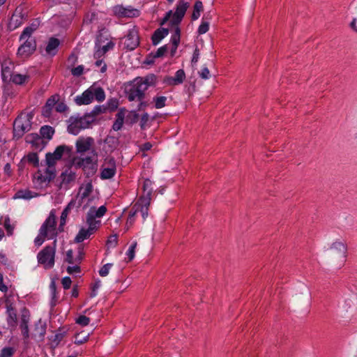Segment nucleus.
I'll return each mask as SVG.
<instances>
[{"label":"nucleus","mask_w":357,"mask_h":357,"mask_svg":"<svg viewBox=\"0 0 357 357\" xmlns=\"http://www.w3.org/2000/svg\"><path fill=\"white\" fill-rule=\"evenodd\" d=\"M36 30L35 27L27 26L22 31L20 41L22 42L21 45L17 50V55L22 58H27L32 54L36 49V42L32 33Z\"/></svg>","instance_id":"obj_1"},{"label":"nucleus","mask_w":357,"mask_h":357,"mask_svg":"<svg viewBox=\"0 0 357 357\" xmlns=\"http://www.w3.org/2000/svg\"><path fill=\"white\" fill-rule=\"evenodd\" d=\"M94 99L101 102L105 99V93L102 88L92 85L81 95L77 96L75 98V102L79 106L86 105L91 104Z\"/></svg>","instance_id":"obj_2"},{"label":"nucleus","mask_w":357,"mask_h":357,"mask_svg":"<svg viewBox=\"0 0 357 357\" xmlns=\"http://www.w3.org/2000/svg\"><path fill=\"white\" fill-rule=\"evenodd\" d=\"M149 83L147 79L137 77L128 84L126 92L130 101H141L144 97V92L147 90Z\"/></svg>","instance_id":"obj_3"},{"label":"nucleus","mask_w":357,"mask_h":357,"mask_svg":"<svg viewBox=\"0 0 357 357\" xmlns=\"http://www.w3.org/2000/svg\"><path fill=\"white\" fill-rule=\"evenodd\" d=\"M33 117V114L31 112L22 113L18 116L13 124V135L15 138L19 139L22 137L24 133L30 130Z\"/></svg>","instance_id":"obj_4"},{"label":"nucleus","mask_w":357,"mask_h":357,"mask_svg":"<svg viewBox=\"0 0 357 357\" xmlns=\"http://www.w3.org/2000/svg\"><path fill=\"white\" fill-rule=\"evenodd\" d=\"M92 122H93V118L90 114H86L82 116H71L69 119L68 131L76 135L82 130L88 128Z\"/></svg>","instance_id":"obj_5"},{"label":"nucleus","mask_w":357,"mask_h":357,"mask_svg":"<svg viewBox=\"0 0 357 357\" xmlns=\"http://www.w3.org/2000/svg\"><path fill=\"white\" fill-rule=\"evenodd\" d=\"M93 191V185L91 182L82 184L79 189L78 194L76 197L77 206L82 207L84 210L91 206L94 200V197L91 195Z\"/></svg>","instance_id":"obj_6"},{"label":"nucleus","mask_w":357,"mask_h":357,"mask_svg":"<svg viewBox=\"0 0 357 357\" xmlns=\"http://www.w3.org/2000/svg\"><path fill=\"white\" fill-rule=\"evenodd\" d=\"M56 241L53 246H46L40 250L37 255L38 264L43 266L45 269H50L54 265V257L56 253Z\"/></svg>","instance_id":"obj_7"},{"label":"nucleus","mask_w":357,"mask_h":357,"mask_svg":"<svg viewBox=\"0 0 357 357\" xmlns=\"http://www.w3.org/2000/svg\"><path fill=\"white\" fill-rule=\"evenodd\" d=\"M139 184L142 185V195L135 204L142 206L143 213L146 214V210H149L153 192L152 181L146 178L140 181Z\"/></svg>","instance_id":"obj_8"},{"label":"nucleus","mask_w":357,"mask_h":357,"mask_svg":"<svg viewBox=\"0 0 357 357\" xmlns=\"http://www.w3.org/2000/svg\"><path fill=\"white\" fill-rule=\"evenodd\" d=\"M93 156H86L79 158L77 165L84 170L87 176H93L98 169V154L95 150L92 152Z\"/></svg>","instance_id":"obj_9"},{"label":"nucleus","mask_w":357,"mask_h":357,"mask_svg":"<svg viewBox=\"0 0 357 357\" xmlns=\"http://www.w3.org/2000/svg\"><path fill=\"white\" fill-rule=\"evenodd\" d=\"M40 234L48 239L56 237L57 232L56 228V216L51 212L48 218L43 222L40 228Z\"/></svg>","instance_id":"obj_10"},{"label":"nucleus","mask_w":357,"mask_h":357,"mask_svg":"<svg viewBox=\"0 0 357 357\" xmlns=\"http://www.w3.org/2000/svg\"><path fill=\"white\" fill-rule=\"evenodd\" d=\"M54 176V172L50 169L45 171L38 170L33 176V183L37 188H43L47 186Z\"/></svg>","instance_id":"obj_11"},{"label":"nucleus","mask_w":357,"mask_h":357,"mask_svg":"<svg viewBox=\"0 0 357 357\" xmlns=\"http://www.w3.org/2000/svg\"><path fill=\"white\" fill-rule=\"evenodd\" d=\"M116 171V161L113 158L107 157L102 166L100 178L102 179H109L112 178Z\"/></svg>","instance_id":"obj_12"},{"label":"nucleus","mask_w":357,"mask_h":357,"mask_svg":"<svg viewBox=\"0 0 357 357\" xmlns=\"http://www.w3.org/2000/svg\"><path fill=\"white\" fill-rule=\"evenodd\" d=\"M71 149L66 145H60L57 146L53 153H47L45 156L47 164L49 167L54 166L56 161L62 158L63 154L66 152L69 153Z\"/></svg>","instance_id":"obj_13"},{"label":"nucleus","mask_w":357,"mask_h":357,"mask_svg":"<svg viewBox=\"0 0 357 357\" xmlns=\"http://www.w3.org/2000/svg\"><path fill=\"white\" fill-rule=\"evenodd\" d=\"M149 210H146V214L142 212V207L139 204H135L131 209L130 210L129 215L125 226V231H127L134 224L135 221V217L140 214L142 217L143 220H145L148 216Z\"/></svg>","instance_id":"obj_14"},{"label":"nucleus","mask_w":357,"mask_h":357,"mask_svg":"<svg viewBox=\"0 0 357 357\" xmlns=\"http://www.w3.org/2000/svg\"><path fill=\"white\" fill-rule=\"evenodd\" d=\"M189 7L190 3L178 0L176 10L172 16V24L173 25H178L180 24Z\"/></svg>","instance_id":"obj_15"},{"label":"nucleus","mask_w":357,"mask_h":357,"mask_svg":"<svg viewBox=\"0 0 357 357\" xmlns=\"http://www.w3.org/2000/svg\"><path fill=\"white\" fill-rule=\"evenodd\" d=\"M89 207L90 209L86 215V222L93 223L96 227H98L100 221L96 220V218L102 217L105 214L107 208L105 206H101L98 209L94 206Z\"/></svg>","instance_id":"obj_16"},{"label":"nucleus","mask_w":357,"mask_h":357,"mask_svg":"<svg viewBox=\"0 0 357 357\" xmlns=\"http://www.w3.org/2000/svg\"><path fill=\"white\" fill-rule=\"evenodd\" d=\"M94 145V139L91 137H79L75 143L76 151L79 153H84L91 150Z\"/></svg>","instance_id":"obj_17"},{"label":"nucleus","mask_w":357,"mask_h":357,"mask_svg":"<svg viewBox=\"0 0 357 357\" xmlns=\"http://www.w3.org/2000/svg\"><path fill=\"white\" fill-rule=\"evenodd\" d=\"M185 79V73L183 69L178 70L174 76H165L162 82L167 86H177L181 84Z\"/></svg>","instance_id":"obj_18"},{"label":"nucleus","mask_w":357,"mask_h":357,"mask_svg":"<svg viewBox=\"0 0 357 357\" xmlns=\"http://www.w3.org/2000/svg\"><path fill=\"white\" fill-rule=\"evenodd\" d=\"M139 43V36L137 31L132 29L130 30L126 36L124 45L129 50L135 49Z\"/></svg>","instance_id":"obj_19"},{"label":"nucleus","mask_w":357,"mask_h":357,"mask_svg":"<svg viewBox=\"0 0 357 357\" xmlns=\"http://www.w3.org/2000/svg\"><path fill=\"white\" fill-rule=\"evenodd\" d=\"M87 224L89 225V227L87 229L82 228L77 234L75 238L77 243H81L89 238L98 228L93 223L87 222Z\"/></svg>","instance_id":"obj_20"},{"label":"nucleus","mask_w":357,"mask_h":357,"mask_svg":"<svg viewBox=\"0 0 357 357\" xmlns=\"http://www.w3.org/2000/svg\"><path fill=\"white\" fill-rule=\"evenodd\" d=\"M14 63L10 59L4 60L1 63V77L4 82L8 81V79L13 74Z\"/></svg>","instance_id":"obj_21"},{"label":"nucleus","mask_w":357,"mask_h":357,"mask_svg":"<svg viewBox=\"0 0 357 357\" xmlns=\"http://www.w3.org/2000/svg\"><path fill=\"white\" fill-rule=\"evenodd\" d=\"M331 249L336 251L340 255L342 262L345 261L347 251L346 243L340 241H335L331 244Z\"/></svg>","instance_id":"obj_22"},{"label":"nucleus","mask_w":357,"mask_h":357,"mask_svg":"<svg viewBox=\"0 0 357 357\" xmlns=\"http://www.w3.org/2000/svg\"><path fill=\"white\" fill-rule=\"evenodd\" d=\"M29 321V312L24 309L21 315V323H20V329L22 331V334L24 339H28L29 337V331L28 323Z\"/></svg>","instance_id":"obj_23"},{"label":"nucleus","mask_w":357,"mask_h":357,"mask_svg":"<svg viewBox=\"0 0 357 357\" xmlns=\"http://www.w3.org/2000/svg\"><path fill=\"white\" fill-rule=\"evenodd\" d=\"M169 33V30L165 28H159L156 29L151 37L152 43L157 45Z\"/></svg>","instance_id":"obj_24"},{"label":"nucleus","mask_w":357,"mask_h":357,"mask_svg":"<svg viewBox=\"0 0 357 357\" xmlns=\"http://www.w3.org/2000/svg\"><path fill=\"white\" fill-rule=\"evenodd\" d=\"M39 196V194L31 191L29 189H24L18 190L14 195V199H30L31 198L37 197Z\"/></svg>","instance_id":"obj_25"},{"label":"nucleus","mask_w":357,"mask_h":357,"mask_svg":"<svg viewBox=\"0 0 357 357\" xmlns=\"http://www.w3.org/2000/svg\"><path fill=\"white\" fill-rule=\"evenodd\" d=\"M75 206H77V202L76 200H71L68 204L66 206V208L63 209V211L61 213V218H60V225L59 228H61L66 222L67 217L71 211L72 208H73Z\"/></svg>","instance_id":"obj_26"},{"label":"nucleus","mask_w":357,"mask_h":357,"mask_svg":"<svg viewBox=\"0 0 357 357\" xmlns=\"http://www.w3.org/2000/svg\"><path fill=\"white\" fill-rule=\"evenodd\" d=\"M60 42L59 39L53 37L50 38L45 48L47 54L51 56H54L57 52V48Z\"/></svg>","instance_id":"obj_27"},{"label":"nucleus","mask_w":357,"mask_h":357,"mask_svg":"<svg viewBox=\"0 0 357 357\" xmlns=\"http://www.w3.org/2000/svg\"><path fill=\"white\" fill-rule=\"evenodd\" d=\"M174 33L171 37V43H172V53L175 52L180 43L181 38V29L178 25H175Z\"/></svg>","instance_id":"obj_28"},{"label":"nucleus","mask_w":357,"mask_h":357,"mask_svg":"<svg viewBox=\"0 0 357 357\" xmlns=\"http://www.w3.org/2000/svg\"><path fill=\"white\" fill-rule=\"evenodd\" d=\"M0 224L3 226L8 236L12 235L15 229V225L11 223L8 216H2L0 219Z\"/></svg>","instance_id":"obj_29"},{"label":"nucleus","mask_w":357,"mask_h":357,"mask_svg":"<svg viewBox=\"0 0 357 357\" xmlns=\"http://www.w3.org/2000/svg\"><path fill=\"white\" fill-rule=\"evenodd\" d=\"M29 76L27 75H22L18 73H13L10 77L8 79V81H11L15 84H22L28 81Z\"/></svg>","instance_id":"obj_30"},{"label":"nucleus","mask_w":357,"mask_h":357,"mask_svg":"<svg viewBox=\"0 0 357 357\" xmlns=\"http://www.w3.org/2000/svg\"><path fill=\"white\" fill-rule=\"evenodd\" d=\"M124 118L125 114L123 112H119L116 114V120L112 126V128L114 130L118 131L121 129L123 125Z\"/></svg>","instance_id":"obj_31"},{"label":"nucleus","mask_w":357,"mask_h":357,"mask_svg":"<svg viewBox=\"0 0 357 357\" xmlns=\"http://www.w3.org/2000/svg\"><path fill=\"white\" fill-rule=\"evenodd\" d=\"M6 321L8 325L10 327H15L17 323V315L16 310L13 311L6 312Z\"/></svg>","instance_id":"obj_32"},{"label":"nucleus","mask_w":357,"mask_h":357,"mask_svg":"<svg viewBox=\"0 0 357 357\" xmlns=\"http://www.w3.org/2000/svg\"><path fill=\"white\" fill-rule=\"evenodd\" d=\"M40 133L43 138L50 139L54 133V130L51 126H44L40 128Z\"/></svg>","instance_id":"obj_33"},{"label":"nucleus","mask_w":357,"mask_h":357,"mask_svg":"<svg viewBox=\"0 0 357 357\" xmlns=\"http://www.w3.org/2000/svg\"><path fill=\"white\" fill-rule=\"evenodd\" d=\"M203 10V4L201 1H197L195 3L194 8H193V12L192 14V20H197L199 16L201 11Z\"/></svg>","instance_id":"obj_34"},{"label":"nucleus","mask_w":357,"mask_h":357,"mask_svg":"<svg viewBox=\"0 0 357 357\" xmlns=\"http://www.w3.org/2000/svg\"><path fill=\"white\" fill-rule=\"evenodd\" d=\"M65 261L70 264H80V259L73 257V252L72 250H69L66 252Z\"/></svg>","instance_id":"obj_35"},{"label":"nucleus","mask_w":357,"mask_h":357,"mask_svg":"<svg viewBox=\"0 0 357 357\" xmlns=\"http://www.w3.org/2000/svg\"><path fill=\"white\" fill-rule=\"evenodd\" d=\"M167 101V97L165 96H157L153 98L155 107L157 109L162 108L165 106Z\"/></svg>","instance_id":"obj_36"},{"label":"nucleus","mask_w":357,"mask_h":357,"mask_svg":"<svg viewBox=\"0 0 357 357\" xmlns=\"http://www.w3.org/2000/svg\"><path fill=\"white\" fill-rule=\"evenodd\" d=\"M124 13H125V17H137L139 15V10L137 9L133 8L131 6L126 7Z\"/></svg>","instance_id":"obj_37"},{"label":"nucleus","mask_w":357,"mask_h":357,"mask_svg":"<svg viewBox=\"0 0 357 357\" xmlns=\"http://www.w3.org/2000/svg\"><path fill=\"white\" fill-rule=\"evenodd\" d=\"M15 352L13 347H4L0 351V357H12Z\"/></svg>","instance_id":"obj_38"},{"label":"nucleus","mask_w":357,"mask_h":357,"mask_svg":"<svg viewBox=\"0 0 357 357\" xmlns=\"http://www.w3.org/2000/svg\"><path fill=\"white\" fill-rule=\"evenodd\" d=\"M90 321H91L90 318L87 317L86 316L79 315L76 319L75 322H76V324H79L81 326H86L89 324Z\"/></svg>","instance_id":"obj_39"},{"label":"nucleus","mask_w":357,"mask_h":357,"mask_svg":"<svg viewBox=\"0 0 357 357\" xmlns=\"http://www.w3.org/2000/svg\"><path fill=\"white\" fill-rule=\"evenodd\" d=\"M50 289L52 291L51 305L52 307H54L56 305L58 299L56 292V285L54 282H52L50 284Z\"/></svg>","instance_id":"obj_40"},{"label":"nucleus","mask_w":357,"mask_h":357,"mask_svg":"<svg viewBox=\"0 0 357 357\" xmlns=\"http://www.w3.org/2000/svg\"><path fill=\"white\" fill-rule=\"evenodd\" d=\"M26 160L29 162L33 164L34 166L38 165V154L36 153H31L27 155L26 156Z\"/></svg>","instance_id":"obj_41"},{"label":"nucleus","mask_w":357,"mask_h":357,"mask_svg":"<svg viewBox=\"0 0 357 357\" xmlns=\"http://www.w3.org/2000/svg\"><path fill=\"white\" fill-rule=\"evenodd\" d=\"M136 247H137V242L135 241L131 244V245L128 248V250L126 252V255H127L129 261H131L134 259Z\"/></svg>","instance_id":"obj_42"},{"label":"nucleus","mask_w":357,"mask_h":357,"mask_svg":"<svg viewBox=\"0 0 357 357\" xmlns=\"http://www.w3.org/2000/svg\"><path fill=\"white\" fill-rule=\"evenodd\" d=\"M59 100V96L55 95L51 96L47 99L46 102V107L51 109L53 107L56 106L57 101Z\"/></svg>","instance_id":"obj_43"},{"label":"nucleus","mask_w":357,"mask_h":357,"mask_svg":"<svg viewBox=\"0 0 357 357\" xmlns=\"http://www.w3.org/2000/svg\"><path fill=\"white\" fill-rule=\"evenodd\" d=\"M113 264L108 263L105 264L99 271V274L102 277H105L109 274V270L112 267Z\"/></svg>","instance_id":"obj_44"},{"label":"nucleus","mask_w":357,"mask_h":357,"mask_svg":"<svg viewBox=\"0 0 357 357\" xmlns=\"http://www.w3.org/2000/svg\"><path fill=\"white\" fill-rule=\"evenodd\" d=\"M105 110H106V108L104 107L103 106L97 105V106L94 107V108L91 111V114H89L91 116H92L93 118L94 119L96 116H97L100 114L104 113L105 112Z\"/></svg>","instance_id":"obj_45"},{"label":"nucleus","mask_w":357,"mask_h":357,"mask_svg":"<svg viewBox=\"0 0 357 357\" xmlns=\"http://www.w3.org/2000/svg\"><path fill=\"white\" fill-rule=\"evenodd\" d=\"M118 243V236L116 234L112 235L108 238L107 241V245L108 248H114L116 246Z\"/></svg>","instance_id":"obj_46"},{"label":"nucleus","mask_w":357,"mask_h":357,"mask_svg":"<svg viewBox=\"0 0 357 357\" xmlns=\"http://www.w3.org/2000/svg\"><path fill=\"white\" fill-rule=\"evenodd\" d=\"M125 9L126 7L123 6L117 5L113 8L114 13L119 17H125Z\"/></svg>","instance_id":"obj_47"},{"label":"nucleus","mask_w":357,"mask_h":357,"mask_svg":"<svg viewBox=\"0 0 357 357\" xmlns=\"http://www.w3.org/2000/svg\"><path fill=\"white\" fill-rule=\"evenodd\" d=\"M63 176V182L64 183H70L75 178V174L70 172L69 173L65 172L62 174Z\"/></svg>","instance_id":"obj_48"},{"label":"nucleus","mask_w":357,"mask_h":357,"mask_svg":"<svg viewBox=\"0 0 357 357\" xmlns=\"http://www.w3.org/2000/svg\"><path fill=\"white\" fill-rule=\"evenodd\" d=\"M209 29V23L207 22L202 21L201 24L199 25L197 32L199 34H204Z\"/></svg>","instance_id":"obj_49"},{"label":"nucleus","mask_w":357,"mask_h":357,"mask_svg":"<svg viewBox=\"0 0 357 357\" xmlns=\"http://www.w3.org/2000/svg\"><path fill=\"white\" fill-rule=\"evenodd\" d=\"M68 107L64 102H59V100L57 101L55 106V110L56 112L62 113L65 112L66 110H68Z\"/></svg>","instance_id":"obj_50"},{"label":"nucleus","mask_w":357,"mask_h":357,"mask_svg":"<svg viewBox=\"0 0 357 357\" xmlns=\"http://www.w3.org/2000/svg\"><path fill=\"white\" fill-rule=\"evenodd\" d=\"M79 264H72L73 266H69L67 268V272L68 273L72 275L74 273H80V267L79 266Z\"/></svg>","instance_id":"obj_51"},{"label":"nucleus","mask_w":357,"mask_h":357,"mask_svg":"<svg viewBox=\"0 0 357 357\" xmlns=\"http://www.w3.org/2000/svg\"><path fill=\"white\" fill-rule=\"evenodd\" d=\"M199 74V76L204 79H208L211 77L210 71L207 67L202 68Z\"/></svg>","instance_id":"obj_52"},{"label":"nucleus","mask_w":357,"mask_h":357,"mask_svg":"<svg viewBox=\"0 0 357 357\" xmlns=\"http://www.w3.org/2000/svg\"><path fill=\"white\" fill-rule=\"evenodd\" d=\"M45 238H47V237L43 236V235H42L40 234V231L39 230V234L36 237V238L34 240L35 245L36 246H40L43 243V242L45 241Z\"/></svg>","instance_id":"obj_53"},{"label":"nucleus","mask_w":357,"mask_h":357,"mask_svg":"<svg viewBox=\"0 0 357 357\" xmlns=\"http://www.w3.org/2000/svg\"><path fill=\"white\" fill-rule=\"evenodd\" d=\"M101 286V282L100 280L96 281L92 287V290L91 292V297H95L97 295L98 289Z\"/></svg>","instance_id":"obj_54"},{"label":"nucleus","mask_w":357,"mask_h":357,"mask_svg":"<svg viewBox=\"0 0 357 357\" xmlns=\"http://www.w3.org/2000/svg\"><path fill=\"white\" fill-rule=\"evenodd\" d=\"M96 66L100 67V72L105 73L107 70L106 63L100 59H97L95 63Z\"/></svg>","instance_id":"obj_55"},{"label":"nucleus","mask_w":357,"mask_h":357,"mask_svg":"<svg viewBox=\"0 0 357 357\" xmlns=\"http://www.w3.org/2000/svg\"><path fill=\"white\" fill-rule=\"evenodd\" d=\"M72 281L70 278L64 277L61 280V284L65 289H68L70 287Z\"/></svg>","instance_id":"obj_56"},{"label":"nucleus","mask_w":357,"mask_h":357,"mask_svg":"<svg viewBox=\"0 0 357 357\" xmlns=\"http://www.w3.org/2000/svg\"><path fill=\"white\" fill-rule=\"evenodd\" d=\"M84 68L82 66H78L72 69L71 73L74 76H79L83 73Z\"/></svg>","instance_id":"obj_57"},{"label":"nucleus","mask_w":357,"mask_h":357,"mask_svg":"<svg viewBox=\"0 0 357 357\" xmlns=\"http://www.w3.org/2000/svg\"><path fill=\"white\" fill-rule=\"evenodd\" d=\"M167 51V45L160 47V48L158 49V50L155 54V57L162 56L166 53Z\"/></svg>","instance_id":"obj_58"},{"label":"nucleus","mask_w":357,"mask_h":357,"mask_svg":"<svg viewBox=\"0 0 357 357\" xmlns=\"http://www.w3.org/2000/svg\"><path fill=\"white\" fill-rule=\"evenodd\" d=\"M89 339V335L83 337H79V334H77L75 337V343L77 344H82L84 342H86Z\"/></svg>","instance_id":"obj_59"},{"label":"nucleus","mask_w":357,"mask_h":357,"mask_svg":"<svg viewBox=\"0 0 357 357\" xmlns=\"http://www.w3.org/2000/svg\"><path fill=\"white\" fill-rule=\"evenodd\" d=\"M105 54V52L101 49L100 47H98L95 51L93 56L95 59H98L102 58Z\"/></svg>","instance_id":"obj_60"},{"label":"nucleus","mask_w":357,"mask_h":357,"mask_svg":"<svg viewBox=\"0 0 357 357\" xmlns=\"http://www.w3.org/2000/svg\"><path fill=\"white\" fill-rule=\"evenodd\" d=\"M114 47V43L112 41L108 42L105 45H103L101 47V49L103 50V52H105V54L110 50H112Z\"/></svg>","instance_id":"obj_61"},{"label":"nucleus","mask_w":357,"mask_h":357,"mask_svg":"<svg viewBox=\"0 0 357 357\" xmlns=\"http://www.w3.org/2000/svg\"><path fill=\"white\" fill-rule=\"evenodd\" d=\"M0 291L2 292H6L8 291V287L3 283V275L0 273Z\"/></svg>","instance_id":"obj_62"},{"label":"nucleus","mask_w":357,"mask_h":357,"mask_svg":"<svg viewBox=\"0 0 357 357\" xmlns=\"http://www.w3.org/2000/svg\"><path fill=\"white\" fill-rule=\"evenodd\" d=\"M63 338V335L61 333H57L54 335V338L52 341V343L54 344V346H57L59 343L61 341Z\"/></svg>","instance_id":"obj_63"},{"label":"nucleus","mask_w":357,"mask_h":357,"mask_svg":"<svg viewBox=\"0 0 357 357\" xmlns=\"http://www.w3.org/2000/svg\"><path fill=\"white\" fill-rule=\"evenodd\" d=\"M199 57V51L197 48H196L193 53V56L192 58V63H196L198 61Z\"/></svg>","instance_id":"obj_64"}]
</instances>
